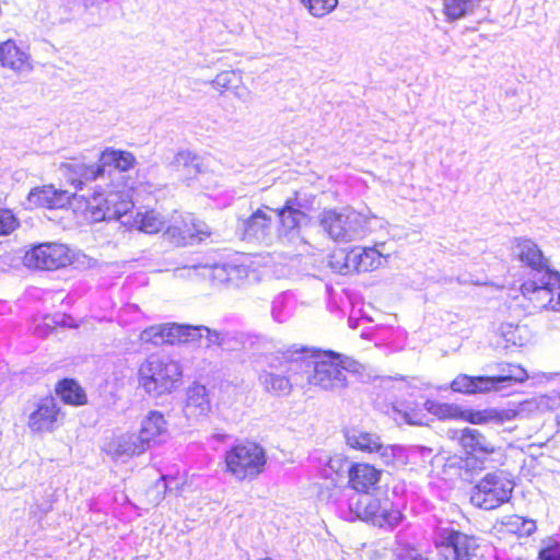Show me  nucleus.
Returning <instances> with one entry per match:
<instances>
[{
    "label": "nucleus",
    "instance_id": "nucleus-1",
    "mask_svg": "<svg viewBox=\"0 0 560 560\" xmlns=\"http://www.w3.org/2000/svg\"><path fill=\"white\" fill-rule=\"evenodd\" d=\"M180 364L168 358L152 354L138 369V383L143 390L154 397L171 393L180 382Z\"/></svg>",
    "mask_w": 560,
    "mask_h": 560
},
{
    "label": "nucleus",
    "instance_id": "nucleus-2",
    "mask_svg": "<svg viewBox=\"0 0 560 560\" xmlns=\"http://www.w3.org/2000/svg\"><path fill=\"white\" fill-rule=\"evenodd\" d=\"M371 218L352 208L326 209L319 215V224L328 236L338 243H350L362 238Z\"/></svg>",
    "mask_w": 560,
    "mask_h": 560
},
{
    "label": "nucleus",
    "instance_id": "nucleus-3",
    "mask_svg": "<svg viewBox=\"0 0 560 560\" xmlns=\"http://www.w3.org/2000/svg\"><path fill=\"white\" fill-rule=\"evenodd\" d=\"M528 313L560 310V272L550 270L528 278L521 285Z\"/></svg>",
    "mask_w": 560,
    "mask_h": 560
},
{
    "label": "nucleus",
    "instance_id": "nucleus-4",
    "mask_svg": "<svg viewBox=\"0 0 560 560\" xmlns=\"http://www.w3.org/2000/svg\"><path fill=\"white\" fill-rule=\"evenodd\" d=\"M350 521L361 520L381 528L393 529L398 526L404 515L388 497H359L349 505Z\"/></svg>",
    "mask_w": 560,
    "mask_h": 560
},
{
    "label": "nucleus",
    "instance_id": "nucleus-5",
    "mask_svg": "<svg viewBox=\"0 0 560 560\" xmlns=\"http://www.w3.org/2000/svg\"><path fill=\"white\" fill-rule=\"evenodd\" d=\"M133 202L125 189H109L104 192L95 191L86 200L83 196L81 210L83 217L92 222L120 219L131 209Z\"/></svg>",
    "mask_w": 560,
    "mask_h": 560
},
{
    "label": "nucleus",
    "instance_id": "nucleus-6",
    "mask_svg": "<svg viewBox=\"0 0 560 560\" xmlns=\"http://www.w3.org/2000/svg\"><path fill=\"white\" fill-rule=\"evenodd\" d=\"M300 368L307 374V382L323 389L339 390L347 386L346 371L352 363L339 357L326 354L317 360H302Z\"/></svg>",
    "mask_w": 560,
    "mask_h": 560
},
{
    "label": "nucleus",
    "instance_id": "nucleus-7",
    "mask_svg": "<svg viewBox=\"0 0 560 560\" xmlns=\"http://www.w3.org/2000/svg\"><path fill=\"white\" fill-rule=\"evenodd\" d=\"M425 409L439 419H453L469 422L471 424H503L516 418L513 409L488 408L483 410L465 409L456 404L427 400Z\"/></svg>",
    "mask_w": 560,
    "mask_h": 560
},
{
    "label": "nucleus",
    "instance_id": "nucleus-8",
    "mask_svg": "<svg viewBox=\"0 0 560 560\" xmlns=\"http://www.w3.org/2000/svg\"><path fill=\"white\" fill-rule=\"evenodd\" d=\"M226 471L236 480L254 479L262 472L267 458L256 443L238 444L225 453Z\"/></svg>",
    "mask_w": 560,
    "mask_h": 560
},
{
    "label": "nucleus",
    "instance_id": "nucleus-9",
    "mask_svg": "<svg viewBox=\"0 0 560 560\" xmlns=\"http://www.w3.org/2000/svg\"><path fill=\"white\" fill-rule=\"evenodd\" d=\"M458 444L467 455V460H474L480 468L502 458L501 446L495 445L488 436L477 429L465 428L458 432Z\"/></svg>",
    "mask_w": 560,
    "mask_h": 560
},
{
    "label": "nucleus",
    "instance_id": "nucleus-10",
    "mask_svg": "<svg viewBox=\"0 0 560 560\" xmlns=\"http://www.w3.org/2000/svg\"><path fill=\"white\" fill-rule=\"evenodd\" d=\"M513 491V482L502 474H488L475 487L471 493L474 505L492 510L509 501Z\"/></svg>",
    "mask_w": 560,
    "mask_h": 560
},
{
    "label": "nucleus",
    "instance_id": "nucleus-11",
    "mask_svg": "<svg viewBox=\"0 0 560 560\" xmlns=\"http://www.w3.org/2000/svg\"><path fill=\"white\" fill-rule=\"evenodd\" d=\"M75 253L65 244L46 243L35 246L24 256V262L30 268L55 270L71 265Z\"/></svg>",
    "mask_w": 560,
    "mask_h": 560
},
{
    "label": "nucleus",
    "instance_id": "nucleus-12",
    "mask_svg": "<svg viewBox=\"0 0 560 560\" xmlns=\"http://www.w3.org/2000/svg\"><path fill=\"white\" fill-rule=\"evenodd\" d=\"M63 415L54 397L46 396L35 401L27 415V428L32 433L54 432L62 422Z\"/></svg>",
    "mask_w": 560,
    "mask_h": 560
},
{
    "label": "nucleus",
    "instance_id": "nucleus-13",
    "mask_svg": "<svg viewBox=\"0 0 560 560\" xmlns=\"http://www.w3.org/2000/svg\"><path fill=\"white\" fill-rule=\"evenodd\" d=\"M165 234L177 245H186L195 241H202L210 235V230L202 221L196 220L192 214H174L166 226Z\"/></svg>",
    "mask_w": 560,
    "mask_h": 560
},
{
    "label": "nucleus",
    "instance_id": "nucleus-14",
    "mask_svg": "<svg viewBox=\"0 0 560 560\" xmlns=\"http://www.w3.org/2000/svg\"><path fill=\"white\" fill-rule=\"evenodd\" d=\"M301 208L302 205L295 196L294 198L287 199L282 208L275 210L280 221L279 237L281 242L298 243V249L300 246H306L305 241L300 235V224L305 218V213Z\"/></svg>",
    "mask_w": 560,
    "mask_h": 560
},
{
    "label": "nucleus",
    "instance_id": "nucleus-15",
    "mask_svg": "<svg viewBox=\"0 0 560 560\" xmlns=\"http://www.w3.org/2000/svg\"><path fill=\"white\" fill-rule=\"evenodd\" d=\"M83 196L70 195L67 190L56 189L52 185L36 187L28 192L27 201L31 207L61 209L71 206L73 211L81 210Z\"/></svg>",
    "mask_w": 560,
    "mask_h": 560
},
{
    "label": "nucleus",
    "instance_id": "nucleus-16",
    "mask_svg": "<svg viewBox=\"0 0 560 560\" xmlns=\"http://www.w3.org/2000/svg\"><path fill=\"white\" fill-rule=\"evenodd\" d=\"M527 377L524 370L517 368L516 374H506L498 377H471L466 374L458 375L451 384V388L454 392L464 394H478L488 393L491 390H499V384L506 381L523 382Z\"/></svg>",
    "mask_w": 560,
    "mask_h": 560
},
{
    "label": "nucleus",
    "instance_id": "nucleus-17",
    "mask_svg": "<svg viewBox=\"0 0 560 560\" xmlns=\"http://www.w3.org/2000/svg\"><path fill=\"white\" fill-rule=\"evenodd\" d=\"M104 452L114 460L128 459L144 454L148 448L136 432H118L105 443Z\"/></svg>",
    "mask_w": 560,
    "mask_h": 560
},
{
    "label": "nucleus",
    "instance_id": "nucleus-18",
    "mask_svg": "<svg viewBox=\"0 0 560 560\" xmlns=\"http://www.w3.org/2000/svg\"><path fill=\"white\" fill-rule=\"evenodd\" d=\"M512 254L521 264L536 271V275L553 270L549 258L545 256L539 245L530 238H515Z\"/></svg>",
    "mask_w": 560,
    "mask_h": 560
},
{
    "label": "nucleus",
    "instance_id": "nucleus-19",
    "mask_svg": "<svg viewBox=\"0 0 560 560\" xmlns=\"http://www.w3.org/2000/svg\"><path fill=\"white\" fill-rule=\"evenodd\" d=\"M389 257L385 253V243H377L372 247H353L348 252V261L353 272H368L378 269L387 262Z\"/></svg>",
    "mask_w": 560,
    "mask_h": 560
},
{
    "label": "nucleus",
    "instance_id": "nucleus-20",
    "mask_svg": "<svg viewBox=\"0 0 560 560\" xmlns=\"http://www.w3.org/2000/svg\"><path fill=\"white\" fill-rule=\"evenodd\" d=\"M59 171L66 180L75 189H82L86 182L94 180L104 173L100 163L86 164L79 159H71L60 163Z\"/></svg>",
    "mask_w": 560,
    "mask_h": 560
},
{
    "label": "nucleus",
    "instance_id": "nucleus-21",
    "mask_svg": "<svg viewBox=\"0 0 560 560\" xmlns=\"http://www.w3.org/2000/svg\"><path fill=\"white\" fill-rule=\"evenodd\" d=\"M172 168L177 178L190 183L197 179L199 175L208 172V163L198 154L188 150H182L175 154L172 161Z\"/></svg>",
    "mask_w": 560,
    "mask_h": 560
},
{
    "label": "nucleus",
    "instance_id": "nucleus-22",
    "mask_svg": "<svg viewBox=\"0 0 560 560\" xmlns=\"http://www.w3.org/2000/svg\"><path fill=\"white\" fill-rule=\"evenodd\" d=\"M268 211H272V209L269 207L259 208L247 219L242 220L240 229L245 240L262 242L269 236L272 217Z\"/></svg>",
    "mask_w": 560,
    "mask_h": 560
},
{
    "label": "nucleus",
    "instance_id": "nucleus-23",
    "mask_svg": "<svg viewBox=\"0 0 560 560\" xmlns=\"http://www.w3.org/2000/svg\"><path fill=\"white\" fill-rule=\"evenodd\" d=\"M0 65L16 74L30 73L33 70L31 56L12 39L0 43Z\"/></svg>",
    "mask_w": 560,
    "mask_h": 560
},
{
    "label": "nucleus",
    "instance_id": "nucleus-24",
    "mask_svg": "<svg viewBox=\"0 0 560 560\" xmlns=\"http://www.w3.org/2000/svg\"><path fill=\"white\" fill-rule=\"evenodd\" d=\"M477 546L474 536L457 530L445 529L442 536L443 551L452 553L456 559L469 560Z\"/></svg>",
    "mask_w": 560,
    "mask_h": 560
},
{
    "label": "nucleus",
    "instance_id": "nucleus-25",
    "mask_svg": "<svg viewBox=\"0 0 560 560\" xmlns=\"http://www.w3.org/2000/svg\"><path fill=\"white\" fill-rule=\"evenodd\" d=\"M167 421L159 411H150L141 421L138 434L149 450L152 444L160 443L167 434Z\"/></svg>",
    "mask_w": 560,
    "mask_h": 560
},
{
    "label": "nucleus",
    "instance_id": "nucleus-26",
    "mask_svg": "<svg viewBox=\"0 0 560 560\" xmlns=\"http://www.w3.org/2000/svg\"><path fill=\"white\" fill-rule=\"evenodd\" d=\"M211 409L207 389L203 385L194 384L188 387L184 413L189 419L206 416Z\"/></svg>",
    "mask_w": 560,
    "mask_h": 560
},
{
    "label": "nucleus",
    "instance_id": "nucleus-27",
    "mask_svg": "<svg viewBox=\"0 0 560 560\" xmlns=\"http://www.w3.org/2000/svg\"><path fill=\"white\" fill-rule=\"evenodd\" d=\"M348 474L351 487L362 492H366L373 488L381 478V470L365 463L351 465Z\"/></svg>",
    "mask_w": 560,
    "mask_h": 560
},
{
    "label": "nucleus",
    "instance_id": "nucleus-28",
    "mask_svg": "<svg viewBox=\"0 0 560 560\" xmlns=\"http://www.w3.org/2000/svg\"><path fill=\"white\" fill-rule=\"evenodd\" d=\"M210 84L214 90L221 93L232 91L236 97L242 100H247L250 94L243 83V75L240 70L221 71L214 77Z\"/></svg>",
    "mask_w": 560,
    "mask_h": 560
},
{
    "label": "nucleus",
    "instance_id": "nucleus-29",
    "mask_svg": "<svg viewBox=\"0 0 560 560\" xmlns=\"http://www.w3.org/2000/svg\"><path fill=\"white\" fill-rule=\"evenodd\" d=\"M398 425H421L424 422V415L410 404L396 401L388 411Z\"/></svg>",
    "mask_w": 560,
    "mask_h": 560
},
{
    "label": "nucleus",
    "instance_id": "nucleus-30",
    "mask_svg": "<svg viewBox=\"0 0 560 560\" xmlns=\"http://www.w3.org/2000/svg\"><path fill=\"white\" fill-rule=\"evenodd\" d=\"M201 276L210 278L217 283L235 282L244 269L235 265L202 266Z\"/></svg>",
    "mask_w": 560,
    "mask_h": 560
},
{
    "label": "nucleus",
    "instance_id": "nucleus-31",
    "mask_svg": "<svg viewBox=\"0 0 560 560\" xmlns=\"http://www.w3.org/2000/svg\"><path fill=\"white\" fill-rule=\"evenodd\" d=\"M124 224H129L130 229L152 234L159 232L165 225V221L159 212L150 210L138 212L131 222H124Z\"/></svg>",
    "mask_w": 560,
    "mask_h": 560
},
{
    "label": "nucleus",
    "instance_id": "nucleus-32",
    "mask_svg": "<svg viewBox=\"0 0 560 560\" xmlns=\"http://www.w3.org/2000/svg\"><path fill=\"white\" fill-rule=\"evenodd\" d=\"M481 0H443V13L447 21L460 20L480 5Z\"/></svg>",
    "mask_w": 560,
    "mask_h": 560
},
{
    "label": "nucleus",
    "instance_id": "nucleus-33",
    "mask_svg": "<svg viewBox=\"0 0 560 560\" xmlns=\"http://www.w3.org/2000/svg\"><path fill=\"white\" fill-rule=\"evenodd\" d=\"M136 159L130 152L106 149L100 155V164L105 166L113 165L115 168L126 172L135 166Z\"/></svg>",
    "mask_w": 560,
    "mask_h": 560
},
{
    "label": "nucleus",
    "instance_id": "nucleus-34",
    "mask_svg": "<svg viewBox=\"0 0 560 560\" xmlns=\"http://www.w3.org/2000/svg\"><path fill=\"white\" fill-rule=\"evenodd\" d=\"M198 328L190 325H178L175 323L164 324L165 343H182L197 341Z\"/></svg>",
    "mask_w": 560,
    "mask_h": 560
},
{
    "label": "nucleus",
    "instance_id": "nucleus-35",
    "mask_svg": "<svg viewBox=\"0 0 560 560\" xmlns=\"http://www.w3.org/2000/svg\"><path fill=\"white\" fill-rule=\"evenodd\" d=\"M347 444L362 452L374 453L381 446V439L370 432L352 430L347 433Z\"/></svg>",
    "mask_w": 560,
    "mask_h": 560
},
{
    "label": "nucleus",
    "instance_id": "nucleus-36",
    "mask_svg": "<svg viewBox=\"0 0 560 560\" xmlns=\"http://www.w3.org/2000/svg\"><path fill=\"white\" fill-rule=\"evenodd\" d=\"M501 335L506 343L516 347H524L533 339V332L527 325L503 324Z\"/></svg>",
    "mask_w": 560,
    "mask_h": 560
},
{
    "label": "nucleus",
    "instance_id": "nucleus-37",
    "mask_svg": "<svg viewBox=\"0 0 560 560\" xmlns=\"http://www.w3.org/2000/svg\"><path fill=\"white\" fill-rule=\"evenodd\" d=\"M57 393L66 404L81 406L86 402L85 393L73 380L61 381L57 386Z\"/></svg>",
    "mask_w": 560,
    "mask_h": 560
},
{
    "label": "nucleus",
    "instance_id": "nucleus-38",
    "mask_svg": "<svg viewBox=\"0 0 560 560\" xmlns=\"http://www.w3.org/2000/svg\"><path fill=\"white\" fill-rule=\"evenodd\" d=\"M260 382L266 392L275 396H288L292 390V384L285 376L266 372L260 375Z\"/></svg>",
    "mask_w": 560,
    "mask_h": 560
},
{
    "label": "nucleus",
    "instance_id": "nucleus-39",
    "mask_svg": "<svg viewBox=\"0 0 560 560\" xmlns=\"http://www.w3.org/2000/svg\"><path fill=\"white\" fill-rule=\"evenodd\" d=\"M503 525L506 532L520 537H527L536 530V522L530 518H524L518 515L509 516Z\"/></svg>",
    "mask_w": 560,
    "mask_h": 560
},
{
    "label": "nucleus",
    "instance_id": "nucleus-40",
    "mask_svg": "<svg viewBox=\"0 0 560 560\" xmlns=\"http://www.w3.org/2000/svg\"><path fill=\"white\" fill-rule=\"evenodd\" d=\"M308 14L322 19L330 14L338 5V0H299Z\"/></svg>",
    "mask_w": 560,
    "mask_h": 560
},
{
    "label": "nucleus",
    "instance_id": "nucleus-41",
    "mask_svg": "<svg viewBox=\"0 0 560 560\" xmlns=\"http://www.w3.org/2000/svg\"><path fill=\"white\" fill-rule=\"evenodd\" d=\"M195 328H198L199 334H197V340L200 342L203 341V346L209 348L213 345H221L223 342V335L218 330H211L206 326H195Z\"/></svg>",
    "mask_w": 560,
    "mask_h": 560
},
{
    "label": "nucleus",
    "instance_id": "nucleus-42",
    "mask_svg": "<svg viewBox=\"0 0 560 560\" xmlns=\"http://www.w3.org/2000/svg\"><path fill=\"white\" fill-rule=\"evenodd\" d=\"M140 340L143 342H151L154 345L165 343L164 325H154L144 329L140 334Z\"/></svg>",
    "mask_w": 560,
    "mask_h": 560
},
{
    "label": "nucleus",
    "instance_id": "nucleus-43",
    "mask_svg": "<svg viewBox=\"0 0 560 560\" xmlns=\"http://www.w3.org/2000/svg\"><path fill=\"white\" fill-rule=\"evenodd\" d=\"M528 410H538L540 412H545L548 410H551L557 405V399L550 397V396H539L532 400H528L524 404Z\"/></svg>",
    "mask_w": 560,
    "mask_h": 560
},
{
    "label": "nucleus",
    "instance_id": "nucleus-44",
    "mask_svg": "<svg viewBox=\"0 0 560 560\" xmlns=\"http://www.w3.org/2000/svg\"><path fill=\"white\" fill-rule=\"evenodd\" d=\"M329 266L334 271L341 275L353 272L348 261V253L340 252L334 254L329 261Z\"/></svg>",
    "mask_w": 560,
    "mask_h": 560
},
{
    "label": "nucleus",
    "instance_id": "nucleus-45",
    "mask_svg": "<svg viewBox=\"0 0 560 560\" xmlns=\"http://www.w3.org/2000/svg\"><path fill=\"white\" fill-rule=\"evenodd\" d=\"M18 226V220L8 209H0V236L12 233Z\"/></svg>",
    "mask_w": 560,
    "mask_h": 560
},
{
    "label": "nucleus",
    "instance_id": "nucleus-46",
    "mask_svg": "<svg viewBox=\"0 0 560 560\" xmlns=\"http://www.w3.org/2000/svg\"><path fill=\"white\" fill-rule=\"evenodd\" d=\"M374 453H377L384 463L390 464L401 453V448L394 445H384L381 442V446Z\"/></svg>",
    "mask_w": 560,
    "mask_h": 560
},
{
    "label": "nucleus",
    "instance_id": "nucleus-47",
    "mask_svg": "<svg viewBox=\"0 0 560 560\" xmlns=\"http://www.w3.org/2000/svg\"><path fill=\"white\" fill-rule=\"evenodd\" d=\"M397 556L400 560H428L422 552L409 546L399 548Z\"/></svg>",
    "mask_w": 560,
    "mask_h": 560
},
{
    "label": "nucleus",
    "instance_id": "nucleus-48",
    "mask_svg": "<svg viewBox=\"0 0 560 560\" xmlns=\"http://www.w3.org/2000/svg\"><path fill=\"white\" fill-rule=\"evenodd\" d=\"M540 560H560V548L556 545H548L539 552Z\"/></svg>",
    "mask_w": 560,
    "mask_h": 560
},
{
    "label": "nucleus",
    "instance_id": "nucleus-49",
    "mask_svg": "<svg viewBox=\"0 0 560 560\" xmlns=\"http://www.w3.org/2000/svg\"><path fill=\"white\" fill-rule=\"evenodd\" d=\"M51 330L50 328V325L49 324H45V327H40V326H36L35 328V334L40 336V337H44L46 336L49 331Z\"/></svg>",
    "mask_w": 560,
    "mask_h": 560
},
{
    "label": "nucleus",
    "instance_id": "nucleus-50",
    "mask_svg": "<svg viewBox=\"0 0 560 560\" xmlns=\"http://www.w3.org/2000/svg\"><path fill=\"white\" fill-rule=\"evenodd\" d=\"M412 451H413V452H416V451H421V452H428V453H431V452H432L430 448L422 447V446L413 447V450H412Z\"/></svg>",
    "mask_w": 560,
    "mask_h": 560
},
{
    "label": "nucleus",
    "instance_id": "nucleus-51",
    "mask_svg": "<svg viewBox=\"0 0 560 560\" xmlns=\"http://www.w3.org/2000/svg\"><path fill=\"white\" fill-rule=\"evenodd\" d=\"M197 270V267H192V268H188L187 271H188V276H190V272L191 271H196Z\"/></svg>",
    "mask_w": 560,
    "mask_h": 560
},
{
    "label": "nucleus",
    "instance_id": "nucleus-52",
    "mask_svg": "<svg viewBox=\"0 0 560 560\" xmlns=\"http://www.w3.org/2000/svg\"><path fill=\"white\" fill-rule=\"evenodd\" d=\"M444 557L447 559V558H448V555H444ZM454 560H460V559H456V558H454Z\"/></svg>",
    "mask_w": 560,
    "mask_h": 560
},
{
    "label": "nucleus",
    "instance_id": "nucleus-53",
    "mask_svg": "<svg viewBox=\"0 0 560 560\" xmlns=\"http://www.w3.org/2000/svg\"><path fill=\"white\" fill-rule=\"evenodd\" d=\"M559 423H560V420H559Z\"/></svg>",
    "mask_w": 560,
    "mask_h": 560
}]
</instances>
